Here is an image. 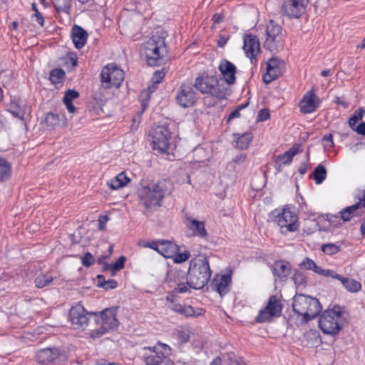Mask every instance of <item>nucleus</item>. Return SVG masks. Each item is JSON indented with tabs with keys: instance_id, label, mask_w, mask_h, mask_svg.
Segmentation results:
<instances>
[{
	"instance_id": "nucleus-1",
	"label": "nucleus",
	"mask_w": 365,
	"mask_h": 365,
	"mask_svg": "<svg viewBox=\"0 0 365 365\" xmlns=\"http://www.w3.org/2000/svg\"><path fill=\"white\" fill-rule=\"evenodd\" d=\"M173 186L170 180L164 179L155 184L143 186L138 190L140 204L145 210L161 206L164 197L171 194Z\"/></svg>"
},
{
	"instance_id": "nucleus-2",
	"label": "nucleus",
	"mask_w": 365,
	"mask_h": 365,
	"mask_svg": "<svg viewBox=\"0 0 365 365\" xmlns=\"http://www.w3.org/2000/svg\"><path fill=\"white\" fill-rule=\"evenodd\" d=\"M165 38V32L159 31L145 42L144 49L148 66H158L164 62L168 53Z\"/></svg>"
},
{
	"instance_id": "nucleus-3",
	"label": "nucleus",
	"mask_w": 365,
	"mask_h": 365,
	"mask_svg": "<svg viewBox=\"0 0 365 365\" xmlns=\"http://www.w3.org/2000/svg\"><path fill=\"white\" fill-rule=\"evenodd\" d=\"M212 271L208 259L206 257L192 259L187 273V280L194 289H202L209 282Z\"/></svg>"
},
{
	"instance_id": "nucleus-4",
	"label": "nucleus",
	"mask_w": 365,
	"mask_h": 365,
	"mask_svg": "<svg viewBox=\"0 0 365 365\" xmlns=\"http://www.w3.org/2000/svg\"><path fill=\"white\" fill-rule=\"evenodd\" d=\"M293 311L302 316V322L307 323L317 317L322 311L319 300L303 294H296L292 302Z\"/></svg>"
},
{
	"instance_id": "nucleus-5",
	"label": "nucleus",
	"mask_w": 365,
	"mask_h": 365,
	"mask_svg": "<svg viewBox=\"0 0 365 365\" xmlns=\"http://www.w3.org/2000/svg\"><path fill=\"white\" fill-rule=\"evenodd\" d=\"M93 315L97 328L91 330L89 337L93 339L101 338L109 331L116 329L118 327L117 317V308L109 307L101 312L91 313Z\"/></svg>"
},
{
	"instance_id": "nucleus-6",
	"label": "nucleus",
	"mask_w": 365,
	"mask_h": 365,
	"mask_svg": "<svg viewBox=\"0 0 365 365\" xmlns=\"http://www.w3.org/2000/svg\"><path fill=\"white\" fill-rule=\"evenodd\" d=\"M194 87L202 93H209L217 99L221 100L227 98V89L224 85L220 84L215 76L197 77Z\"/></svg>"
},
{
	"instance_id": "nucleus-7",
	"label": "nucleus",
	"mask_w": 365,
	"mask_h": 365,
	"mask_svg": "<svg viewBox=\"0 0 365 365\" xmlns=\"http://www.w3.org/2000/svg\"><path fill=\"white\" fill-rule=\"evenodd\" d=\"M341 308L338 305L324 311L320 316L319 326L324 334L335 335L341 329Z\"/></svg>"
},
{
	"instance_id": "nucleus-8",
	"label": "nucleus",
	"mask_w": 365,
	"mask_h": 365,
	"mask_svg": "<svg viewBox=\"0 0 365 365\" xmlns=\"http://www.w3.org/2000/svg\"><path fill=\"white\" fill-rule=\"evenodd\" d=\"M171 132L168 125H158L154 126L150 131L153 149L160 153H168L170 145Z\"/></svg>"
},
{
	"instance_id": "nucleus-9",
	"label": "nucleus",
	"mask_w": 365,
	"mask_h": 365,
	"mask_svg": "<svg viewBox=\"0 0 365 365\" xmlns=\"http://www.w3.org/2000/svg\"><path fill=\"white\" fill-rule=\"evenodd\" d=\"M272 215L274 217L273 221L278 225L282 232H294L298 229L297 215L290 208L285 207L282 212L274 210Z\"/></svg>"
},
{
	"instance_id": "nucleus-10",
	"label": "nucleus",
	"mask_w": 365,
	"mask_h": 365,
	"mask_svg": "<svg viewBox=\"0 0 365 365\" xmlns=\"http://www.w3.org/2000/svg\"><path fill=\"white\" fill-rule=\"evenodd\" d=\"M101 78L104 88H118L125 78V73L116 65L108 64L103 68Z\"/></svg>"
},
{
	"instance_id": "nucleus-11",
	"label": "nucleus",
	"mask_w": 365,
	"mask_h": 365,
	"mask_svg": "<svg viewBox=\"0 0 365 365\" xmlns=\"http://www.w3.org/2000/svg\"><path fill=\"white\" fill-rule=\"evenodd\" d=\"M266 35L267 38L264 43L266 49L271 52L282 49L284 43L282 36V27L273 20H270L267 25Z\"/></svg>"
},
{
	"instance_id": "nucleus-12",
	"label": "nucleus",
	"mask_w": 365,
	"mask_h": 365,
	"mask_svg": "<svg viewBox=\"0 0 365 365\" xmlns=\"http://www.w3.org/2000/svg\"><path fill=\"white\" fill-rule=\"evenodd\" d=\"M36 360L42 364L59 365L64 363L67 356L65 351L57 347H47L40 349L36 354Z\"/></svg>"
},
{
	"instance_id": "nucleus-13",
	"label": "nucleus",
	"mask_w": 365,
	"mask_h": 365,
	"mask_svg": "<svg viewBox=\"0 0 365 365\" xmlns=\"http://www.w3.org/2000/svg\"><path fill=\"white\" fill-rule=\"evenodd\" d=\"M282 312V304L277 299V297L275 295H271L268 299L266 307L259 310L255 321L256 323L270 322L272 318L280 317Z\"/></svg>"
},
{
	"instance_id": "nucleus-14",
	"label": "nucleus",
	"mask_w": 365,
	"mask_h": 365,
	"mask_svg": "<svg viewBox=\"0 0 365 365\" xmlns=\"http://www.w3.org/2000/svg\"><path fill=\"white\" fill-rule=\"evenodd\" d=\"M91 313L87 312L81 303L73 306L69 311L68 315V319L73 328L81 330L86 329L88 324L89 317H93Z\"/></svg>"
},
{
	"instance_id": "nucleus-15",
	"label": "nucleus",
	"mask_w": 365,
	"mask_h": 365,
	"mask_svg": "<svg viewBox=\"0 0 365 365\" xmlns=\"http://www.w3.org/2000/svg\"><path fill=\"white\" fill-rule=\"evenodd\" d=\"M309 0H287L282 6V13L289 18H300L305 12Z\"/></svg>"
},
{
	"instance_id": "nucleus-16",
	"label": "nucleus",
	"mask_w": 365,
	"mask_h": 365,
	"mask_svg": "<svg viewBox=\"0 0 365 365\" xmlns=\"http://www.w3.org/2000/svg\"><path fill=\"white\" fill-rule=\"evenodd\" d=\"M176 101L182 108L194 106L197 100V94L190 84L182 83L178 90Z\"/></svg>"
},
{
	"instance_id": "nucleus-17",
	"label": "nucleus",
	"mask_w": 365,
	"mask_h": 365,
	"mask_svg": "<svg viewBox=\"0 0 365 365\" xmlns=\"http://www.w3.org/2000/svg\"><path fill=\"white\" fill-rule=\"evenodd\" d=\"M284 68V63L277 57H272L267 62V72L263 76V82L269 84L282 75Z\"/></svg>"
},
{
	"instance_id": "nucleus-18",
	"label": "nucleus",
	"mask_w": 365,
	"mask_h": 365,
	"mask_svg": "<svg viewBox=\"0 0 365 365\" xmlns=\"http://www.w3.org/2000/svg\"><path fill=\"white\" fill-rule=\"evenodd\" d=\"M320 100L316 96L314 90L307 91L299 102V106L302 113H311L319 107Z\"/></svg>"
},
{
	"instance_id": "nucleus-19",
	"label": "nucleus",
	"mask_w": 365,
	"mask_h": 365,
	"mask_svg": "<svg viewBox=\"0 0 365 365\" xmlns=\"http://www.w3.org/2000/svg\"><path fill=\"white\" fill-rule=\"evenodd\" d=\"M243 50L253 63L256 61V56L260 51V43L257 36L248 34L244 36Z\"/></svg>"
},
{
	"instance_id": "nucleus-20",
	"label": "nucleus",
	"mask_w": 365,
	"mask_h": 365,
	"mask_svg": "<svg viewBox=\"0 0 365 365\" xmlns=\"http://www.w3.org/2000/svg\"><path fill=\"white\" fill-rule=\"evenodd\" d=\"M218 68L227 84L232 85L235 83L237 68L232 63L227 59H222Z\"/></svg>"
},
{
	"instance_id": "nucleus-21",
	"label": "nucleus",
	"mask_w": 365,
	"mask_h": 365,
	"mask_svg": "<svg viewBox=\"0 0 365 365\" xmlns=\"http://www.w3.org/2000/svg\"><path fill=\"white\" fill-rule=\"evenodd\" d=\"M231 282V274H225L220 277H215L211 282V286L213 290L217 292L221 297H223L229 292Z\"/></svg>"
},
{
	"instance_id": "nucleus-22",
	"label": "nucleus",
	"mask_w": 365,
	"mask_h": 365,
	"mask_svg": "<svg viewBox=\"0 0 365 365\" xmlns=\"http://www.w3.org/2000/svg\"><path fill=\"white\" fill-rule=\"evenodd\" d=\"M185 224L187 228L192 232L193 235L202 238L207 237V232L205 229L204 222L199 221L190 217H186Z\"/></svg>"
},
{
	"instance_id": "nucleus-23",
	"label": "nucleus",
	"mask_w": 365,
	"mask_h": 365,
	"mask_svg": "<svg viewBox=\"0 0 365 365\" xmlns=\"http://www.w3.org/2000/svg\"><path fill=\"white\" fill-rule=\"evenodd\" d=\"M71 38L75 47L80 49L86 43L88 33L81 26L74 25L71 31Z\"/></svg>"
},
{
	"instance_id": "nucleus-24",
	"label": "nucleus",
	"mask_w": 365,
	"mask_h": 365,
	"mask_svg": "<svg viewBox=\"0 0 365 365\" xmlns=\"http://www.w3.org/2000/svg\"><path fill=\"white\" fill-rule=\"evenodd\" d=\"M273 274L280 280H285L291 273V265L289 262L278 260L271 266Z\"/></svg>"
},
{
	"instance_id": "nucleus-25",
	"label": "nucleus",
	"mask_w": 365,
	"mask_h": 365,
	"mask_svg": "<svg viewBox=\"0 0 365 365\" xmlns=\"http://www.w3.org/2000/svg\"><path fill=\"white\" fill-rule=\"evenodd\" d=\"M145 354L143 355V360L145 365H160L165 356L162 352H158L155 348L146 347L145 348Z\"/></svg>"
},
{
	"instance_id": "nucleus-26",
	"label": "nucleus",
	"mask_w": 365,
	"mask_h": 365,
	"mask_svg": "<svg viewBox=\"0 0 365 365\" xmlns=\"http://www.w3.org/2000/svg\"><path fill=\"white\" fill-rule=\"evenodd\" d=\"M158 253L165 258H173L180 250V247L174 242L168 240L160 241Z\"/></svg>"
},
{
	"instance_id": "nucleus-27",
	"label": "nucleus",
	"mask_w": 365,
	"mask_h": 365,
	"mask_svg": "<svg viewBox=\"0 0 365 365\" xmlns=\"http://www.w3.org/2000/svg\"><path fill=\"white\" fill-rule=\"evenodd\" d=\"M299 152V145H294L289 150L282 154L279 155L276 159V165H278V169L282 165H289L292 162L293 158Z\"/></svg>"
},
{
	"instance_id": "nucleus-28",
	"label": "nucleus",
	"mask_w": 365,
	"mask_h": 365,
	"mask_svg": "<svg viewBox=\"0 0 365 365\" xmlns=\"http://www.w3.org/2000/svg\"><path fill=\"white\" fill-rule=\"evenodd\" d=\"M171 310L185 317L199 316L202 313L201 309H198L199 312H196L192 306L181 304L180 303L178 304H173L171 307Z\"/></svg>"
},
{
	"instance_id": "nucleus-29",
	"label": "nucleus",
	"mask_w": 365,
	"mask_h": 365,
	"mask_svg": "<svg viewBox=\"0 0 365 365\" xmlns=\"http://www.w3.org/2000/svg\"><path fill=\"white\" fill-rule=\"evenodd\" d=\"M130 179L127 176L125 172H121L114 178L108 182V185L112 190H117L125 186Z\"/></svg>"
},
{
	"instance_id": "nucleus-30",
	"label": "nucleus",
	"mask_w": 365,
	"mask_h": 365,
	"mask_svg": "<svg viewBox=\"0 0 365 365\" xmlns=\"http://www.w3.org/2000/svg\"><path fill=\"white\" fill-rule=\"evenodd\" d=\"M186 279L185 273L180 269H170L167 273V282L169 283L170 287L177 284L179 282L184 281Z\"/></svg>"
},
{
	"instance_id": "nucleus-31",
	"label": "nucleus",
	"mask_w": 365,
	"mask_h": 365,
	"mask_svg": "<svg viewBox=\"0 0 365 365\" xmlns=\"http://www.w3.org/2000/svg\"><path fill=\"white\" fill-rule=\"evenodd\" d=\"M7 110L14 117L21 120H24L25 110L18 101H11Z\"/></svg>"
},
{
	"instance_id": "nucleus-32",
	"label": "nucleus",
	"mask_w": 365,
	"mask_h": 365,
	"mask_svg": "<svg viewBox=\"0 0 365 365\" xmlns=\"http://www.w3.org/2000/svg\"><path fill=\"white\" fill-rule=\"evenodd\" d=\"M361 207V202H356L355 204L348 206L344 209H342L339 214L340 215V218L344 221H349L354 215L355 212L357 210Z\"/></svg>"
},
{
	"instance_id": "nucleus-33",
	"label": "nucleus",
	"mask_w": 365,
	"mask_h": 365,
	"mask_svg": "<svg viewBox=\"0 0 365 365\" xmlns=\"http://www.w3.org/2000/svg\"><path fill=\"white\" fill-rule=\"evenodd\" d=\"M339 281L344 288L351 292H356L360 290L361 287L360 282L351 278L341 277Z\"/></svg>"
},
{
	"instance_id": "nucleus-34",
	"label": "nucleus",
	"mask_w": 365,
	"mask_h": 365,
	"mask_svg": "<svg viewBox=\"0 0 365 365\" xmlns=\"http://www.w3.org/2000/svg\"><path fill=\"white\" fill-rule=\"evenodd\" d=\"M53 279L54 277H52L49 273H41L35 278V286L39 289L43 288L48 286L53 281Z\"/></svg>"
},
{
	"instance_id": "nucleus-35",
	"label": "nucleus",
	"mask_w": 365,
	"mask_h": 365,
	"mask_svg": "<svg viewBox=\"0 0 365 365\" xmlns=\"http://www.w3.org/2000/svg\"><path fill=\"white\" fill-rule=\"evenodd\" d=\"M11 173V164L5 159L0 158V181L9 179Z\"/></svg>"
},
{
	"instance_id": "nucleus-36",
	"label": "nucleus",
	"mask_w": 365,
	"mask_h": 365,
	"mask_svg": "<svg viewBox=\"0 0 365 365\" xmlns=\"http://www.w3.org/2000/svg\"><path fill=\"white\" fill-rule=\"evenodd\" d=\"M327 174V172L325 167L322 164H319L315 168L312 175L316 184L319 185L326 179Z\"/></svg>"
},
{
	"instance_id": "nucleus-37",
	"label": "nucleus",
	"mask_w": 365,
	"mask_h": 365,
	"mask_svg": "<svg viewBox=\"0 0 365 365\" xmlns=\"http://www.w3.org/2000/svg\"><path fill=\"white\" fill-rule=\"evenodd\" d=\"M71 2L72 0H52L53 6L58 12H64L67 14H70Z\"/></svg>"
},
{
	"instance_id": "nucleus-38",
	"label": "nucleus",
	"mask_w": 365,
	"mask_h": 365,
	"mask_svg": "<svg viewBox=\"0 0 365 365\" xmlns=\"http://www.w3.org/2000/svg\"><path fill=\"white\" fill-rule=\"evenodd\" d=\"M237 147L241 150L247 149L249 147L250 142L252 140V135L251 133H245L242 135H237Z\"/></svg>"
},
{
	"instance_id": "nucleus-39",
	"label": "nucleus",
	"mask_w": 365,
	"mask_h": 365,
	"mask_svg": "<svg viewBox=\"0 0 365 365\" xmlns=\"http://www.w3.org/2000/svg\"><path fill=\"white\" fill-rule=\"evenodd\" d=\"M173 292L175 294H185L190 292L191 289H193L192 285L190 283V280H187V277L181 282L174 285Z\"/></svg>"
},
{
	"instance_id": "nucleus-40",
	"label": "nucleus",
	"mask_w": 365,
	"mask_h": 365,
	"mask_svg": "<svg viewBox=\"0 0 365 365\" xmlns=\"http://www.w3.org/2000/svg\"><path fill=\"white\" fill-rule=\"evenodd\" d=\"M190 330L183 327H180L175 330L174 334L177 338L179 344H182L187 343L190 339Z\"/></svg>"
},
{
	"instance_id": "nucleus-41",
	"label": "nucleus",
	"mask_w": 365,
	"mask_h": 365,
	"mask_svg": "<svg viewBox=\"0 0 365 365\" xmlns=\"http://www.w3.org/2000/svg\"><path fill=\"white\" fill-rule=\"evenodd\" d=\"M66 76L65 71L61 68H54L51 71L49 79L53 84L61 82Z\"/></svg>"
},
{
	"instance_id": "nucleus-42",
	"label": "nucleus",
	"mask_w": 365,
	"mask_h": 365,
	"mask_svg": "<svg viewBox=\"0 0 365 365\" xmlns=\"http://www.w3.org/2000/svg\"><path fill=\"white\" fill-rule=\"evenodd\" d=\"M341 245L338 243H327L322 245V251L328 255H333L340 251Z\"/></svg>"
},
{
	"instance_id": "nucleus-43",
	"label": "nucleus",
	"mask_w": 365,
	"mask_h": 365,
	"mask_svg": "<svg viewBox=\"0 0 365 365\" xmlns=\"http://www.w3.org/2000/svg\"><path fill=\"white\" fill-rule=\"evenodd\" d=\"M365 113V110L363 108H359L356 110L349 120V125L353 130L356 126V123L361 120L364 114Z\"/></svg>"
},
{
	"instance_id": "nucleus-44",
	"label": "nucleus",
	"mask_w": 365,
	"mask_h": 365,
	"mask_svg": "<svg viewBox=\"0 0 365 365\" xmlns=\"http://www.w3.org/2000/svg\"><path fill=\"white\" fill-rule=\"evenodd\" d=\"M45 123L49 127H53L58 124V116L53 113H48L45 117Z\"/></svg>"
},
{
	"instance_id": "nucleus-45",
	"label": "nucleus",
	"mask_w": 365,
	"mask_h": 365,
	"mask_svg": "<svg viewBox=\"0 0 365 365\" xmlns=\"http://www.w3.org/2000/svg\"><path fill=\"white\" fill-rule=\"evenodd\" d=\"M126 257L120 256L114 264H112V274L114 275L117 271L124 268Z\"/></svg>"
},
{
	"instance_id": "nucleus-46",
	"label": "nucleus",
	"mask_w": 365,
	"mask_h": 365,
	"mask_svg": "<svg viewBox=\"0 0 365 365\" xmlns=\"http://www.w3.org/2000/svg\"><path fill=\"white\" fill-rule=\"evenodd\" d=\"M82 264L86 267H89L94 264L95 258L93 255L87 252L81 257Z\"/></svg>"
},
{
	"instance_id": "nucleus-47",
	"label": "nucleus",
	"mask_w": 365,
	"mask_h": 365,
	"mask_svg": "<svg viewBox=\"0 0 365 365\" xmlns=\"http://www.w3.org/2000/svg\"><path fill=\"white\" fill-rule=\"evenodd\" d=\"M190 257V253L189 251H184L182 253H179L178 252L173 257V261L175 263H182L187 261Z\"/></svg>"
},
{
	"instance_id": "nucleus-48",
	"label": "nucleus",
	"mask_w": 365,
	"mask_h": 365,
	"mask_svg": "<svg viewBox=\"0 0 365 365\" xmlns=\"http://www.w3.org/2000/svg\"><path fill=\"white\" fill-rule=\"evenodd\" d=\"M357 202H361V207L365 208V190L360 191ZM360 231L361 234L365 236V221L361 224Z\"/></svg>"
},
{
	"instance_id": "nucleus-49",
	"label": "nucleus",
	"mask_w": 365,
	"mask_h": 365,
	"mask_svg": "<svg viewBox=\"0 0 365 365\" xmlns=\"http://www.w3.org/2000/svg\"><path fill=\"white\" fill-rule=\"evenodd\" d=\"M79 96V93L76 90H68L65 93L63 97V102H71Z\"/></svg>"
},
{
	"instance_id": "nucleus-50",
	"label": "nucleus",
	"mask_w": 365,
	"mask_h": 365,
	"mask_svg": "<svg viewBox=\"0 0 365 365\" xmlns=\"http://www.w3.org/2000/svg\"><path fill=\"white\" fill-rule=\"evenodd\" d=\"M150 95L148 91H143L140 95L142 112H143L148 106Z\"/></svg>"
},
{
	"instance_id": "nucleus-51",
	"label": "nucleus",
	"mask_w": 365,
	"mask_h": 365,
	"mask_svg": "<svg viewBox=\"0 0 365 365\" xmlns=\"http://www.w3.org/2000/svg\"><path fill=\"white\" fill-rule=\"evenodd\" d=\"M292 279L294 282V284L298 286L302 285L306 282V278L304 274L297 271L294 272Z\"/></svg>"
},
{
	"instance_id": "nucleus-52",
	"label": "nucleus",
	"mask_w": 365,
	"mask_h": 365,
	"mask_svg": "<svg viewBox=\"0 0 365 365\" xmlns=\"http://www.w3.org/2000/svg\"><path fill=\"white\" fill-rule=\"evenodd\" d=\"M322 144L326 149L334 147L333 135L331 134L324 135L322 138Z\"/></svg>"
},
{
	"instance_id": "nucleus-53",
	"label": "nucleus",
	"mask_w": 365,
	"mask_h": 365,
	"mask_svg": "<svg viewBox=\"0 0 365 365\" xmlns=\"http://www.w3.org/2000/svg\"><path fill=\"white\" fill-rule=\"evenodd\" d=\"M177 294L174 293L173 292V290H172L171 292H170L166 298H165V300L167 302V306L168 307L171 309V307L173 304H178L179 303L176 302V300H175V295Z\"/></svg>"
},
{
	"instance_id": "nucleus-54",
	"label": "nucleus",
	"mask_w": 365,
	"mask_h": 365,
	"mask_svg": "<svg viewBox=\"0 0 365 365\" xmlns=\"http://www.w3.org/2000/svg\"><path fill=\"white\" fill-rule=\"evenodd\" d=\"M316 263L311 259L306 257L300 264V266L307 270H313Z\"/></svg>"
},
{
	"instance_id": "nucleus-55",
	"label": "nucleus",
	"mask_w": 365,
	"mask_h": 365,
	"mask_svg": "<svg viewBox=\"0 0 365 365\" xmlns=\"http://www.w3.org/2000/svg\"><path fill=\"white\" fill-rule=\"evenodd\" d=\"M270 117L269 111L268 109H261L257 114V121H265Z\"/></svg>"
},
{
	"instance_id": "nucleus-56",
	"label": "nucleus",
	"mask_w": 365,
	"mask_h": 365,
	"mask_svg": "<svg viewBox=\"0 0 365 365\" xmlns=\"http://www.w3.org/2000/svg\"><path fill=\"white\" fill-rule=\"evenodd\" d=\"M165 77V72L163 71H156L152 77V81L154 83H159Z\"/></svg>"
},
{
	"instance_id": "nucleus-57",
	"label": "nucleus",
	"mask_w": 365,
	"mask_h": 365,
	"mask_svg": "<svg viewBox=\"0 0 365 365\" xmlns=\"http://www.w3.org/2000/svg\"><path fill=\"white\" fill-rule=\"evenodd\" d=\"M118 286V282L115 279H108L106 281H103V284H101V287L105 288L106 289H115Z\"/></svg>"
},
{
	"instance_id": "nucleus-58",
	"label": "nucleus",
	"mask_w": 365,
	"mask_h": 365,
	"mask_svg": "<svg viewBox=\"0 0 365 365\" xmlns=\"http://www.w3.org/2000/svg\"><path fill=\"white\" fill-rule=\"evenodd\" d=\"M108 220L109 217L107 215L101 216L98 219V229L104 230L106 229V224Z\"/></svg>"
},
{
	"instance_id": "nucleus-59",
	"label": "nucleus",
	"mask_w": 365,
	"mask_h": 365,
	"mask_svg": "<svg viewBox=\"0 0 365 365\" xmlns=\"http://www.w3.org/2000/svg\"><path fill=\"white\" fill-rule=\"evenodd\" d=\"M159 245H160V242H155V241H152L150 242H145L143 245V247H149L152 250L157 251L158 252L159 250V249H158Z\"/></svg>"
},
{
	"instance_id": "nucleus-60",
	"label": "nucleus",
	"mask_w": 365,
	"mask_h": 365,
	"mask_svg": "<svg viewBox=\"0 0 365 365\" xmlns=\"http://www.w3.org/2000/svg\"><path fill=\"white\" fill-rule=\"evenodd\" d=\"M324 276V277H332L334 279H336L338 280H340L342 277V276L338 274L336 272L331 270V269H325Z\"/></svg>"
},
{
	"instance_id": "nucleus-61",
	"label": "nucleus",
	"mask_w": 365,
	"mask_h": 365,
	"mask_svg": "<svg viewBox=\"0 0 365 365\" xmlns=\"http://www.w3.org/2000/svg\"><path fill=\"white\" fill-rule=\"evenodd\" d=\"M353 130L360 135H365V122L359 123Z\"/></svg>"
},
{
	"instance_id": "nucleus-62",
	"label": "nucleus",
	"mask_w": 365,
	"mask_h": 365,
	"mask_svg": "<svg viewBox=\"0 0 365 365\" xmlns=\"http://www.w3.org/2000/svg\"><path fill=\"white\" fill-rule=\"evenodd\" d=\"M247 158V155L245 153H241L238 155H237L234 159L233 162L237 164L242 163L245 161Z\"/></svg>"
},
{
	"instance_id": "nucleus-63",
	"label": "nucleus",
	"mask_w": 365,
	"mask_h": 365,
	"mask_svg": "<svg viewBox=\"0 0 365 365\" xmlns=\"http://www.w3.org/2000/svg\"><path fill=\"white\" fill-rule=\"evenodd\" d=\"M66 63L67 64L70 63L72 68H75L77 66L78 58L76 55H71V56H69Z\"/></svg>"
},
{
	"instance_id": "nucleus-64",
	"label": "nucleus",
	"mask_w": 365,
	"mask_h": 365,
	"mask_svg": "<svg viewBox=\"0 0 365 365\" xmlns=\"http://www.w3.org/2000/svg\"><path fill=\"white\" fill-rule=\"evenodd\" d=\"M34 17L36 18V21L41 26L44 25V18L40 12H37L34 14Z\"/></svg>"
}]
</instances>
